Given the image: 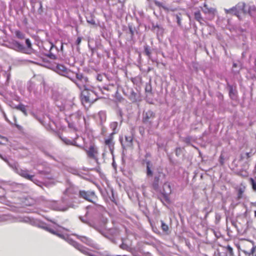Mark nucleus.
<instances>
[{
    "label": "nucleus",
    "mask_w": 256,
    "mask_h": 256,
    "mask_svg": "<svg viewBox=\"0 0 256 256\" xmlns=\"http://www.w3.org/2000/svg\"><path fill=\"white\" fill-rule=\"evenodd\" d=\"M229 94L230 96L232 98H235V92L233 90V88L232 86L230 87V91H229Z\"/></svg>",
    "instance_id": "b1692460"
},
{
    "label": "nucleus",
    "mask_w": 256,
    "mask_h": 256,
    "mask_svg": "<svg viewBox=\"0 0 256 256\" xmlns=\"http://www.w3.org/2000/svg\"><path fill=\"white\" fill-rule=\"evenodd\" d=\"M152 164L149 161L146 162V174L148 176H152Z\"/></svg>",
    "instance_id": "f3484780"
},
{
    "label": "nucleus",
    "mask_w": 256,
    "mask_h": 256,
    "mask_svg": "<svg viewBox=\"0 0 256 256\" xmlns=\"http://www.w3.org/2000/svg\"><path fill=\"white\" fill-rule=\"evenodd\" d=\"M144 52L148 56H150V50L148 46H146L144 47Z\"/></svg>",
    "instance_id": "cd10ccee"
},
{
    "label": "nucleus",
    "mask_w": 256,
    "mask_h": 256,
    "mask_svg": "<svg viewBox=\"0 0 256 256\" xmlns=\"http://www.w3.org/2000/svg\"><path fill=\"white\" fill-rule=\"evenodd\" d=\"M161 175L164 176V175L163 174H160L159 176H156L154 177V181L153 182V188L155 190H159V180H160V177L161 176Z\"/></svg>",
    "instance_id": "f8f14e48"
},
{
    "label": "nucleus",
    "mask_w": 256,
    "mask_h": 256,
    "mask_svg": "<svg viewBox=\"0 0 256 256\" xmlns=\"http://www.w3.org/2000/svg\"><path fill=\"white\" fill-rule=\"evenodd\" d=\"M16 36L18 38H20V39H23L24 38V35L23 34H22L20 32V31H16Z\"/></svg>",
    "instance_id": "bb28decb"
},
{
    "label": "nucleus",
    "mask_w": 256,
    "mask_h": 256,
    "mask_svg": "<svg viewBox=\"0 0 256 256\" xmlns=\"http://www.w3.org/2000/svg\"><path fill=\"white\" fill-rule=\"evenodd\" d=\"M240 250L246 256H256V246L250 242H244Z\"/></svg>",
    "instance_id": "f03ea898"
},
{
    "label": "nucleus",
    "mask_w": 256,
    "mask_h": 256,
    "mask_svg": "<svg viewBox=\"0 0 256 256\" xmlns=\"http://www.w3.org/2000/svg\"><path fill=\"white\" fill-rule=\"evenodd\" d=\"M62 49H63V46H62H62H61V50H62Z\"/></svg>",
    "instance_id": "49530a36"
},
{
    "label": "nucleus",
    "mask_w": 256,
    "mask_h": 256,
    "mask_svg": "<svg viewBox=\"0 0 256 256\" xmlns=\"http://www.w3.org/2000/svg\"><path fill=\"white\" fill-rule=\"evenodd\" d=\"M251 182L252 186V188L254 190L256 191V182H254V180L252 178H251Z\"/></svg>",
    "instance_id": "7c9ffc66"
},
{
    "label": "nucleus",
    "mask_w": 256,
    "mask_h": 256,
    "mask_svg": "<svg viewBox=\"0 0 256 256\" xmlns=\"http://www.w3.org/2000/svg\"><path fill=\"white\" fill-rule=\"evenodd\" d=\"M0 158H2L3 160H4L5 162H7V160L6 159H5L0 154Z\"/></svg>",
    "instance_id": "ea45409f"
},
{
    "label": "nucleus",
    "mask_w": 256,
    "mask_h": 256,
    "mask_svg": "<svg viewBox=\"0 0 256 256\" xmlns=\"http://www.w3.org/2000/svg\"><path fill=\"white\" fill-rule=\"evenodd\" d=\"M117 126H118V122H112L110 124V128L114 131L112 132V134L116 133L115 130H116Z\"/></svg>",
    "instance_id": "393cba45"
},
{
    "label": "nucleus",
    "mask_w": 256,
    "mask_h": 256,
    "mask_svg": "<svg viewBox=\"0 0 256 256\" xmlns=\"http://www.w3.org/2000/svg\"><path fill=\"white\" fill-rule=\"evenodd\" d=\"M238 4H242L243 6V7L242 8H240V10H238V14H240V19L242 18V14H246L245 12V7H246V4L244 2H240Z\"/></svg>",
    "instance_id": "a211bd4d"
},
{
    "label": "nucleus",
    "mask_w": 256,
    "mask_h": 256,
    "mask_svg": "<svg viewBox=\"0 0 256 256\" xmlns=\"http://www.w3.org/2000/svg\"><path fill=\"white\" fill-rule=\"evenodd\" d=\"M176 18L177 19V22H178V24L180 25V20H181L180 18L178 15L176 16Z\"/></svg>",
    "instance_id": "e433bc0d"
},
{
    "label": "nucleus",
    "mask_w": 256,
    "mask_h": 256,
    "mask_svg": "<svg viewBox=\"0 0 256 256\" xmlns=\"http://www.w3.org/2000/svg\"><path fill=\"white\" fill-rule=\"evenodd\" d=\"M162 223V228L164 232H167L168 230V226L167 224H166L163 221H161Z\"/></svg>",
    "instance_id": "a878e982"
},
{
    "label": "nucleus",
    "mask_w": 256,
    "mask_h": 256,
    "mask_svg": "<svg viewBox=\"0 0 256 256\" xmlns=\"http://www.w3.org/2000/svg\"><path fill=\"white\" fill-rule=\"evenodd\" d=\"M9 48L18 52H24V48L23 45L16 41H13L10 44Z\"/></svg>",
    "instance_id": "6e6552de"
},
{
    "label": "nucleus",
    "mask_w": 256,
    "mask_h": 256,
    "mask_svg": "<svg viewBox=\"0 0 256 256\" xmlns=\"http://www.w3.org/2000/svg\"><path fill=\"white\" fill-rule=\"evenodd\" d=\"M226 248H227L228 252H229V253L230 254H232V252H233L232 248L230 246H228L227 247H226Z\"/></svg>",
    "instance_id": "473e14b6"
},
{
    "label": "nucleus",
    "mask_w": 256,
    "mask_h": 256,
    "mask_svg": "<svg viewBox=\"0 0 256 256\" xmlns=\"http://www.w3.org/2000/svg\"><path fill=\"white\" fill-rule=\"evenodd\" d=\"M254 216L256 217V210L254 211Z\"/></svg>",
    "instance_id": "c03bdc74"
},
{
    "label": "nucleus",
    "mask_w": 256,
    "mask_h": 256,
    "mask_svg": "<svg viewBox=\"0 0 256 256\" xmlns=\"http://www.w3.org/2000/svg\"><path fill=\"white\" fill-rule=\"evenodd\" d=\"M130 32H131V34H133V32H132V30L131 28H130Z\"/></svg>",
    "instance_id": "79ce46f5"
},
{
    "label": "nucleus",
    "mask_w": 256,
    "mask_h": 256,
    "mask_svg": "<svg viewBox=\"0 0 256 256\" xmlns=\"http://www.w3.org/2000/svg\"><path fill=\"white\" fill-rule=\"evenodd\" d=\"M80 220H81L82 222H85V223H87V222H85V221H84V220L82 218V217H80Z\"/></svg>",
    "instance_id": "a19ab883"
},
{
    "label": "nucleus",
    "mask_w": 256,
    "mask_h": 256,
    "mask_svg": "<svg viewBox=\"0 0 256 256\" xmlns=\"http://www.w3.org/2000/svg\"><path fill=\"white\" fill-rule=\"evenodd\" d=\"M81 41H82V38L80 37L78 38L76 40V44L77 45H79L80 44Z\"/></svg>",
    "instance_id": "c9c22d12"
},
{
    "label": "nucleus",
    "mask_w": 256,
    "mask_h": 256,
    "mask_svg": "<svg viewBox=\"0 0 256 256\" xmlns=\"http://www.w3.org/2000/svg\"><path fill=\"white\" fill-rule=\"evenodd\" d=\"M78 238H79L82 242L88 245L91 246L92 244V240H90L88 238L83 236H77Z\"/></svg>",
    "instance_id": "dca6fc26"
},
{
    "label": "nucleus",
    "mask_w": 256,
    "mask_h": 256,
    "mask_svg": "<svg viewBox=\"0 0 256 256\" xmlns=\"http://www.w3.org/2000/svg\"><path fill=\"white\" fill-rule=\"evenodd\" d=\"M82 102L83 104H90L94 102L97 98L94 91L84 88L81 92Z\"/></svg>",
    "instance_id": "f257e3e1"
},
{
    "label": "nucleus",
    "mask_w": 256,
    "mask_h": 256,
    "mask_svg": "<svg viewBox=\"0 0 256 256\" xmlns=\"http://www.w3.org/2000/svg\"><path fill=\"white\" fill-rule=\"evenodd\" d=\"M243 6L242 4H238L235 6L230 8L224 9V11L226 14H234L238 18H240V14H238L237 10L242 8Z\"/></svg>",
    "instance_id": "423d86ee"
},
{
    "label": "nucleus",
    "mask_w": 256,
    "mask_h": 256,
    "mask_svg": "<svg viewBox=\"0 0 256 256\" xmlns=\"http://www.w3.org/2000/svg\"><path fill=\"white\" fill-rule=\"evenodd\" d=\"M171 187L170 184L168 182H166L163 186V194L164 197L166 201H169L168 198V194L171 193Z\"/></svg>",
    "instance_id": "1a4fd4ad"
},
{
    "label": "nucleus",
    "mask_w": 256,
    "mask_h": 256,
    "mask_svg": "<svg viewBox=\"0 0 256 256\" xmlns=\"http://www.w3.org/2000/svg\"><path fill=\"white\" fill-rule=\"evenodd\" d=\"M78 138V136L76 134V136L72 140H69L66 138H62V141L66 144H70V145H74V146H76V142L75 140V139L77 138Z\"/></svg>",
    "instance_id": "4468645a"
},
{
    "label": "nucleus",
    "mask_w": 256,
    "mask_h": 256,
    "mask_svg": "<svg viewBox=\"0 0 256 256\" xmlns=\"http://www.w3.org/2000/svg\"><path fill=\"white\" fill-rule=\"evenodd\" d=\"M16 172L22 177L30 180L36 184H37V182H38V180L34 179V174H30L27 170L16 169Z\"/></svg>",
    "instance_id": "20e7f679"
},
{
    "label": "nucleus",
    "mask_w": 256,
    "mask_h": 256,
    "mask_svg": "<svg viewBox=\"0 0 256 256\" xmlns=\"http://www.w3.org/2000/svg\"><path fill=\"white\" fill-rule=\"evenodd\" d=\"M202 12L206 14H208L212 15V16H214L216 10L212 8H208L206 4H204V8L202 9Z\"/></svg>",
    "instance_id": "9b49d317"
},
{
    "label": "nucleus",
    "mask_w": 256,
    "mask_h": 256,
    "mask_svg": "<svg viewBox=\"0 0 256 256\" xmlns=\"http://www.w3.org/2000/svg\"><path fill=\"white\" fill-rule=\"evenodd\" d=\"M132 144V138L131 136H126L124 144H122V146L126 147H130Z\"/></svg>",
    "instance_id": "2eb2a0df"
},
{
    "label": "nucleus",
    "mask_w": 256,
    "mask_h": 256,
    "mask_svg": "<svg viewBox=\"0 0 256 256\" xmlns=\"http://www.w3.org/2000/svg\"><path fill=\"white\" fill-rule=\"evenodd\" d=\"M246 14H248L252 17L256 16V6L254 4H246L245 7Z\"/></svg>",
    "instance_id": "39448f33"
},
{
    "label": "nucleus",
    "mask_w": 256,
    "mask_h": 256,
    "mask_svg": "<svg viewBox=\"0 0 256 256\" xmlns=\"http://www.w3.org/2000/svg\"><path fill=\"white\" fill-rule=\"evenodd\" d=\"M152 90V88L150 86H146V92H150Z\"/></svg>",
    "instance_id": "f704fd0d"
},
{
    "label": "nucleus",
    "mask_w": 256,
    "mask_h": 256,
    "mask_svg": "<svg viewBox=\"0 0 256 256\" xmlns=\"http://www.w3.org/2000/svg\"><path fill=\"white\" fill-rule=\"evenodd\" d=\"M110 140H106V144H108L110 143Z\"/></svg>",
    "instance_id": "58836bf2"
},
{
    "label": "nucleus",
    "mask_w": 256,
    "mask_h": 256,
    "mask_svg": "<svg viewBox=\"0 0 256 256\" xmlns=\"http://www.w3.org/2000/svg\"><path fill=\"white\" fill-rule=\"evenodd\" d=\"M5 118H6V120H8L6 116H5Z\"/></svg>",
    "instance_id": "de8ad7c7"
},
{
    "label": "nucleus",
    "mask_w": 256,
    "mask_h": 256,
    "mask_svg": "<svg viewBox=\"0 0 256 256\" xmlns=\"http://www.w3.org/2000/svg\"><path fill=\"white\" fill-rule=\"evenodd\" d=\"M195 19L201 23V21L202 20V18L201 16V14L200 11H196L194 13Z\"/></svg>",
    "instance_id": "aec40b11"
},
{
    "label": "nucleus",
    "mask_w": 256,
    "mask_h": 256,
    "mask_svg": "<svg viewBox=\"0 0 256 256\" xmlns=\"http://www.w3.org/2000/svg\"><path fill=\"white\" fill-rule=\"evenodd\" d=\"M154 114L152 110H148L146 112L145 116L144 118V121L147 122L150 119L153 118L154 117Z\"/></svg>",
    "instance_id": "ddd939ff"
},
{
    "label": "nucleus",
    "mask_w": 256,
    "mask_h": 256,
    "mask_svg": "<svg viewBox=\"0 0 256 256\" xmlns=\"http://www.w3.org/2000/svg\"><path fill=\"white\" fill-rule=\"evenodd\" d=\"M56 68L58 70V72L61 74H63L64 73L66 70V68L62 64H58L56 66Z\"/></svg>",
    "instance_id": "6ab92c4d"
},
{
    "label": "nucleus",
    "mask_w": 256,
    "mask_h": 256,
    "mask_svg": "<svg viewBox=\"0 0 256 256\" xmlns=\"http://www.w3.org/2000/svg\"><path fill=\"white\" fill-rule=\"evenodd\" d=\"M8 141V140L6 138L4 137H0V144H4L6 142Z\"/></svg>",
    "instance_id": "c85d7f7f"
},
{
    "label": "nucleus",
    "mask_w": 256,
    "mask_h": 256,
    "mask_svg": "<svg viewBox=\"0 0 256 256\" xmlns=\"http://www.w3.org/2000/svg\"><path fill=\"white\" fill-rule=\"evenodd\" d=\"M103 78H104V76L102 75L98 74L96 79L98 80L100 82H102L103 80Z\"/></svg>",
    "instance_id": "72a5a7b5"
},
{
    "label": "nucleus",
    "mask_w": 256,
    "mask_h": 256,
    "mask_svg": "<svg viewBox=\"0 0 256 256\" xmlns=\"http://www.w3.org/2000/svg\"><path fill=\"white\" fill-rule=\"evenodd\" d=\"M46 230H48V232H51L52 234H56V235L58 236H59L60 238H62L66 240V236H64L63 234L57 233L56 232H54V230H52L51 228H46Z\"/></svg>",
    "instance_id": "412c9836"
},
{
    "label": "nucleus",
    "mask_w": 256,
    "mask_h": 256,
    "mask_svg": "<svg viewBox=\"0 0 256 256\" xmlns=\"http://www.w3.org/2000/svg\"><path fill=\"white\" fill-rule=\"evenodd\" d=\"M80 83L82 84V89L84 88H86V85L88 82H83L82 80H80Z\"/></svg>",
    "instance_id": "2f4dec72"
},
{
    "label": "nucleus",
    "mask_w": 256,
    "mask_h": 256,
    "mask_svg": "<svg viewBox=\"0 0 256 256\" xmlns=\"http://www.w3.org/2000/svg\"><path fill=\"white\" fill-rule=\"evenodd\" d=\"M54 209L60 211H66L68 209V207L67 206H56Z\"/></svg>",
    "instance_id": "5701e85b"
},
{
    "label": "nucleus",
    "mask_w": 256,
    "mask_h": 256,
    "mask_svg": "<svg viewBox=\"0 0 256 256\" xmlns=\"http://www.w3.org/2000/svg\"><path fill=\"white\" fill-rule=\"evenodd\" d=\"M86 153L88 157L92 158H96L98 156L97 148L94 144L90 146L88 150H86Z\"/></svg>",
    "instance_id": "0eeeda50"
},
{
    "label": "nucleus",
    "mask_w": 256,
    "mask_h": 256,
    "mask_svg": "<svg viewBox=\"0 0 256 256\" xmlns=\"http://www.w3.org/2000/svg\"><path fill=\"white\" fill-rule=\"evenodd\" d=\"M79 193L81 198L93 203H94V200L97 198L94 191L80 190Z\"/></svg>",
    "instance_id": "7ed1b4c3"
},
{
    "label": "nucleus",
    "mask_w": 256,
    "mask_h": 256,
    "mask_svg": "<svg viewBox=\"0 0 256 256\" xmlns=\"http://www.w3.org/2000/svg\"><path fill=\"white\" fill-rule=\"evenodd\" d=\"M233 66H234V67H236V64H233Z\"/></svg>",
    "instance_id": "37998d69"
},
{
    "label": "nucleus",
    "mask_w": 256,
    "mask_h": 256,
    "mask_svg": "<svg viewBox=\"0 0 256 256\" xmlns=\"http://www.w3.org/2000/svg\"><path fill=\"white\" fill-rule=\"evenodd\" d=\"M87 22L92 24H95V21L94 20H87Z\"/></svg>",
    "instance_id": "4c0bfd02"
},
{
    "label": "nucleus",
    "mask_w": 256,
    "mask_h": 256,
    "mask_svg": "<svg viewBox=\"0 0 256 256\" xmlns=\"http://www.w3.org/2000/svg\"><path fill=\"white\" fill-rule=\"evenodd\" d=\"M123 256H126L125 255Z\"/></svg>",
    "instance_id": "09e8293b"
},
{
    "label": "nucleus",
    "mask_w": 256,
    "mask_h": 256,
    "mask_svg": "<svg viewBox=\"0 0 256 256\" xmlns=\"http://www.w3.org/2000/svg\"><path fill=\"white\" fill-rule=\"evenodd\" d=\"M76 80L74 82L76 86L80 88V90H82V84L80 83V80H82L83 82H88V79L86 77H84L80 74H76Z\"/></svg>",
    "instance_id": "9d476101"
},
{
    "label": "nucleus",
    "mask_w": 256,
    "mask_h": 256,
    "mask_svg": "<svg viewBox=\"0 0 256 256\" xmlns=\"http://www.w3.org/2000/svg\"><path fill=\"white\" fill-rule=\"evenodd\" d=\"M15 108L22 111L24 115L26 116L27 114L26 110L24 105L20 104L16 106Z\"/></svg>",
    "instance_id": "4be33fe9"
},
{
    "label": "nucleus",
    "mask_w": 256,
    "mask_h": 256,
    "mask_svg": "<svg viewBox=\"0 0 256 256\" xmlns=\"http://www.w3.org/2000/svg\"><path fill=\"white\" fill-rule=\"evenodd\" d=\"M26 43L28 48H32V44L29 39H26Z\"/></svg>",
    "instance_id": "c756f323"
},
{
    "label": "nucleus",
    "mask_w": 256,
    "mask_h": 256,
    "mask_svg": "<svg viewBox=\"0 0 256 256\" xmlns=\"http://www.w3.org/2000/svg\"><path fill=\"white\" fill-rule=\"evenodd\" d=\"M156 4L157 5H159L160 3L159 2H156Z\"/></svg>",
    "instance_id": "a18cd8bd"
}]
</instances>
